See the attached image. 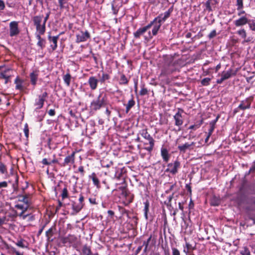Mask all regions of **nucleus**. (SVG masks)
<instances>
[{"mask_svg":"<svg viewBox=\"0 0 255 255\" xmlns=\"http://www.w3.org/2000/svg\"><path fill=\"white\" fill-rule=\"evenodd\" d=\"M79 203H83V202L84 201V197L82 195H80V198L79 199Z\"/></svg>","mask_w":255,"mask_h":255,"instance_id":"63","label":"nucleus"},{"mask_svg":"<svg viewBox=\"0 0 255 255\" xmlns=\"http://www.w3.org/2000/svg\"><path fill=\"white\" fill-rule=\"evenodd\" d=\"M19 30L18 26V22L15 21H11L9 23V35L13 37L18 35Z\"/></svg>","mask_w":255,"mask_h":255,"instance_id":"11","label":"nucleus"},{"mask_svg":"<svg viewBox=\"0 0 255 255\" xmlns=\"http://www.w3.org/2000/svg\"><path fill=\"white\" fill-rule=\"evenodd\" d=\"M37 45L42 49L45 46V40L43 39V40L38 41L37 42Z\"/></svg>","mask_w":255,"mask_h":255,"instance_id":"43","label":"nucleus"},{"mask_svg":"<svg viewBox=\"0 0 255 255\" xmlns=\"http://www.w3.org/2000/svg\"><path fill=\"white\" fill-rule=\"evenodd\" d=\"M47 96V93L45 92L43 94L38 96V99L35 101V106L36 108L35 112H37V110L42 108L44 105V102Z\"/></svg>","mask_w":255,"mask_h":255,"instance_id":"10","label":"nucleus"},{"mask_svg":"<svg viewBox=\"0 0 255 255\" xmlns=\"http://www.w3.org/2000/svg\"><path fill=\"white\" fill-rule=\"evenodd\" d=\"M237 34L239 35L242 38H243L244 40L242 41V43L244 44L246 42H249L250 41V39H246L247 37V33L246 30L244 29H241L239 30L237 32Z\"/></svg>","mask_w":255,"mask_h":255,"instance_id":"23","label":"nucleus"},{"mask_svg":"<svg viewBox=\"0 0 255 255\" xmlns=\"http://www.w3.org/2000/svg\"><path fill=\"white\" fill-rule=\"evenodd\" d=\"M49 16V13H47L46 14V16L44 17V20H42L43 22L45 24H46V21H47V19H48Z\"/></svg>","mask_w":255,"mask_h":255,"instance_id":"55","label":"nucleus"},{"mask_svg":"<svg viewBox=\"0 0 255 255\" xmlns=\"http://www.w3.org/2000/svg\"><path fill=\"white\" fill-rule=\"evenodd\" d=\"M135 102L132 100L131 99L128 101V104L126 106V113H128L129 110L134 105Z\"/></svg>","mask_w":255,"mask_h":255,"instance_id":"28","label":"nucleus"},{"mask_svg":"<svg viewBox=\"0 0 255 255\" xmlns=\"http://www.w3.org/2000/svg\"><path fill=\"white\" fill-rule=\"evenodd\" d=\"M5 8L4 2L2 0H0V10H3Z\"/></svg>","mask_w":255,"mask_h":255,"instance_id":"50","label":"nucleus"},{"mask_svg":"<svg viewBox=\"0 0 255 255\" xmlns=\"http://www.w3.org/2000/svg\"><path fill=\"white\" fill-rule=\"evenodd\" d=\"M82 251L83 254L85 255H90L91 254L90 248L86 245L83 247Z\"/></svg>","mask_w":255,"mask_h":255,"instance_id":"30","label":"nucleus"},{"mask_svg":"<svg viewBox=\"0 0 255 255\" xmlns=\"http://www.w3.org/2000/svg\"><path fill=\"white\" fill-rule=\"evenodd\" d=\"M107 98L106 94L101 93L98 97L91 103L90 108L91 111H96L106 105Z\"/></svg>","mask_w":255,"mask_h":255,"instance_id":"2","label":"nucleus"},{"mask_svg":"<svg viewBox=\"0 0 255 255\" xmlns=\"http://www.w3.org/2000/svg\"><path fill=\"white\" fill-rule=\"evenodd\" d=\"M13 252L15 254V255H23V254L22 253H20L19 252L16 251V250H14L13 251Z\"/></svg>","mask_w":255,"mask_h":255,"instance_id":"64","label":"nucleus"},{"mask_svg":"<svg viewBox=\"0 0 255 255\" xmlns=\"http://www.w3.org/2000/svg\"><path fill=\"white\" fill-rule=\"evenodd\" d=\"M110 78V76L108 74L103 73L102 76V78L100 80L101 82L103 83L106 80H108Z\"/></svg>","mask_w":255,"mask_h":255,"instance_id":"37","label":"nucleus"},{"mask_svg":"<svg viewBox=\"0 0 255 255\" xmlns=\"http://www.w3.org/2000/svg\"><path fill=\"white\" fill-rule=\"evenodd\" d=\"M62 196L63 198L67 197L68 196V191L66 188H64L62 190Z\"/></svg>","mask_w":255,"mask_h":255,"instance_id":"41","label":"nucleus"},{"mask_svg":"<svg viewBox=\"0 0 255 255\" xmlns=\"http://www.w3.org/2000/svg\"><path fill=\"white\" fill-rule=\"evenodd\" d=\"M175 70L173 64H165L161 68V73L160 74L159 77L160 78L162 76H167L173 73Z\"/></svg>","mask_w":255,"mask_h":255,"instance_id":"5","label":"nucleus"},{"mask_svg":"<svg viewBox=\"0 0 255 255\" xmlns=\"http://www.w3.org/2000/svg\"><path fill=\"white\" fill-rule=\"evenodd\" d=\"M43 34H40L39 33H36V38L38 39V41H40V40H43V38H42L41 37V35H43Z\"/></svg>","mask_w":255,"mask_h":255,"instance_id":"51","label":"nucleus"},{"mask_svg":"<svg viewBox=\"0 0 255 255\" xmlns=\"http://www.w3.org/2000/svg\"><path fill=\"white\" fill-rule=\"evenodd\" d=\"M19 201L20 202H22L23 204L28 205V199L25 196H20L19 197Z\"/></svg>","mask_w":255,"mask_h":255,"instance_id":"38","label":"nucleus"},{"mask_svg":"<svg viewBox=\"0 0 255 255\" xmlns=\"http://www.w3.org/2000/svg\"><path fill=\"white\" fill-rule=\"evenodd\" d=\"M71 77L69 73L66 74L63 77V80L67 86H69Z\"/></svg>","mask_w":255,"mask_h":255,"instance_id":"27","label":"nucleus"},{"mask_svg":"<svg viewBox=\"0 0 255 255\" xmlns=\"http://www.w3.org/2000/svg\"><path fill=\"white\" fill-rule=\"evenodd\" d=\"M75 152H73L71 154L67 156L64 160V162L61 164V166H69L73 164L75 162Z\"/></svg>","mask_w":255,"mask_h":255,"instance_id":"13","label":"nucleus"},{"mask_svg":"<svg viewBox=\"0 0 255 255\" xmlns=\"http://www.w3.org/2000/svg\"><path fill=\"white\" fill-rule=\"evenodd\" d=\"M0 172L2 174H4V173H7V169H6V167L3 163H2L1 162H0Z\"/></svg>","mask_w":255,"mask_h":255,"instance_id":"35","label":"nucleus"},{"mask_svg":"<svg viewBox=\"0 0 255 255\" xmlns=\"http://www.w3.org/2000/svg\"><path fill=\"white\" fill-rule=\"evenodd\" d=\"M147 90L146 88H142L141 90L140 91V94L141 95H145L147 94Z\"/></svg>","mask_w":255,"mask_h":255,"instance_id":"46","label":"nucleus"},{"mask_svg":"<svg viewBox=\"0 0 255 255\" xmlns=\"http://www.w3.org/2000/svg\"><path fill=\"white\" fill-rule=\"evenodd\" d=\"M149 28H150V25H146L141 28H139L134 33V36L135 38H139L141 35H143Z\"/></svg>","mask_w":255,"mask_h":255,"instance_id":"18","label":"nucleus"},{"mask_svg":"<svg viewBox=\"0 0 255 255\" xmlns=\"http://www.w3.org/2000/svg\"><path fill=\"white\" fill-rule=\"evenodd\" d=\"M248 22V20L245 16H243L239 19L235 20L234 23L236 26H241L247 24Z\"/></svg>","mask_w":255,"mask_h":255,"instance_id":"22","label":"nucleus"},{"mask_svg":"<svg viewBox=\"0 0 255 255\" xmlns=\"http://www.w3.org/2000/svg\"><path fill=\"white\" fill-rule=\"evenodd\" d=\"M249 27L252 30L255 31V25L253 24H249Z\"/></svg>","mask_w":255,"mask_h":255,"instance_id":"58","label":"nucleus"},{"mask_svg":"<svg viewBox=\"0 0 255 255\" xmlns=\"http://www.w3.org/2000/svg\"><path fill=\"white\" fill-rule=\"evenodd\" d=\"M25 211H22L21 213L19 215V216L22 217L23 219H25L27 217V215H23V214Z\"/></svg>","mask_w":255,"mask_h":255,"instance_id":"62","label":"nucleus"},{"mask_svg":"<svg viewBox=\"0 0 255 255\" xmlns=\"http://www.w3.org/2000/svg\"><path fill=\"white\" fill-rule=\"evenodd\" d=\"M53 235V232L52 229L51 228L49 229L48 231L46 232V236L47 237L48 241H52V239H51V237Z\"/></svg>","mask_w":255,"mask_h":255,"instance_id":"31","label":"nucleus"},{"mask_svg":"<svg viewBox=\"0 0 255 255\" xmlns=\"http://www.w3.org/2000/svg\"><path fill=\"white\" fill-rule=\"evenodd\" d=\"M211 79L210 78H205L202 80L201 84L203 86H208L210 84Z\"/></svg>","mask_w":255,"mask_h":255,"instance_id":"33","label":"nucleus"},{"mask_svg":"<svg viewBox=\"0 0 255 255\" xmlns=\"http://www.w3.org/2000/svg\"><path fill=\"white\" fill-rule=\"evenodd\" d=\"M89 178H91L93 184L96 186L97 188L100 187V182L98 178L96 177V175L95 173H93L91 175L89 176Z\"/></svg>","mask_w":255,"mask_h":255,"instance_id":"25","label":"nucleus"},{"mask_svg":"<svg viewBox=\"0 0 255 255\" xmlns=\"http://www.w3.org/2000/svg\"><path fill=\"white\" fill-rule=\"evenodd\" d=\"M64 0H58L59 6L61 8H62L64 7Z\"/></svg>","mask_w":255,"mask_h":255,"instance_id":"52","label":"nucleus"},{"mask_svg":"<svg viewBox=\"0 0 255 255\" xmlns=\"http://www.w3.org/2000/svg\"><path fill=\"white\" fill-rule=\"evenodd\" d=\"M76 42L80 43L87 41L90 38V34L87 30H79L76 33Z\"/></svg>","mask_w":255,"mask_h":255,"instance_id":"6","label":"nucleus"},{"mask_svg":"<svg viewBox=\"0 0 255 255\" xmlns=\"http://www.w3.org/2000/svg\"><path fill=\"white\" fill-rule=\"evenodd\" d=\"M237 10L242 9L243 8V0H237Z\"/></svg>","mask_w":255,"mask_h":255,"instance_id":"32","label":"nucleus"},{"mask_svg":"<svg viewBox=\"0 0 255 255\" xmlns=\"http://www.w3.org/2000/svg\"><path fill=\"white\" fill-rule=\"evenodd\" d=\"M89 200L90 202L93 204H96L97 203L95 199L89 198Z\"/></svg>","mask_w":255,"mask_h":255,"instance_id":"60","label":"nucleus"},{"mask_svg":"<svg viewBox=\"0 0 255 255\" xmlns=\"http://www.w3.org/2000/svg\"><path fill=\"white\" fill-rule=\"evenodd\" d=\"M98 80L94 76H91L88 80V84L91 90H95L98 85Z\"/></svg>","mask_w":255,"mask_h":255,"instance_id":"19","label":"nucleus"},{"mask_svg":"<svg viewBox=\"0 0 255 255\" xmlns=\"http://www.w3.org/2000/svg\"><path fill=\"white\" fill-rule=\"evenodd\" d=\"M216 35V31L215 30H212L209 35L210 38H212Z\"/></svg>","mask_w":255,"mask_h":255,"instance_id":"45","label":"nucleus"},{"mask_svg":"<svg viewBox=\"0 0 255 255\" xmlns=\"http://www.w3.org/2000/svg\"><path fill=\"white\" fill-rule=\"evenodd\" d=\"M180 163L178 160H175L173 163L167 164V168L165 170L166 172H169L174 175L178 172V169L180 167Z\"/></svg>","mask_w":255,"mask_h":255,"instance_id":"7","label":"nucleus"},{"mask_svg":"<svg viewBox=\"0 0 255 255\" xmlns=\"http://www.w3.org/2000/svg\"><path fill=\"white\" fill-rule=\"evenodd\" d=\"M148 208V205L147 204H146L144 207V210H145V216L146 218H147V212Z\"/></svg>","mask_w":255,"mask_h":255,"instance_id":"61","label":"nucleus"},{"mask_svg":"<svg viewBox=\"0 0 255 255\" xmlns=\"http://www.w3.org/2000/svg\"><path fill=\"white\" fill-rule=\"evenodd\" d=\"M23 130H24V132L25 136L26 137H28V126H27V124H26L25 125Z\"/></svg>","mask_w":255,"mask_h":255,"instance_id":"44","label":"nucleus"},{"mask_svg":"<svg viewBox=\"0 0 255 255\" xmlns=\"http://www.w3.org/2000/svg\"><path fill=\"white\" fill-rule=\"evenodd\" d=\"M49 160L50 165L52 163H57V162H58L57 160L55 157L52 160H50V159H49Z\"/></svg>","mask_w":255,"mask_h":255,"instance_id":"56","label":"nucleus"},{"mask_svg":"<svg viewBox=\"0 0 255 255\" xmlns=\"http://www.w3.org/2000/svg\"><path fill=\"white\" fill-rule=\"evenodd\" d=\"M14 83L16 84L15 88L16 89L21 90L22 89V81L19 79V78L17 77L14 81Z\"/></svg>","mask_w":255,"mask_h":255,"instance_id":"26","label":"nucleus"},{"mask_svg":"<svg viewBox=\"0 0 255 255\" xmlns=\"http://www.w3.org/2000/svg\"><path fill=\"white\" fill-rule=\"evenodd\" d=\"M6 217L4 216L2 217H0V226L6 224Z\"/></svg>","mask_w":255,"mask_h":255,"instance_id":"42","label":"nucleus"},{"mask_svg":"<svg viewBox=\"0 0 255 255\" xmlns=\"http://www.w3.org/2000/svg\"><path fill=\"white\" fill-rule=\"evenodd\" d=\"M43 15L35 16L33 18V21L36 27V31L40 34H44L45 32V24L43 22Z\"/></svg>","mask_w":255,"mask_h":255,"instance_id":"3","label":"nucleus"},{"mask_svg":"<svg viewBox=\"0 0 255 255\" xmlns=\"http://www.w3.org/2000/svg\"><path fill=\"white\" fill-rule=\"evenodd\" d=\"M18 247H20V248H26V247L24 245V244H23V240H20L19 241H18L15 244Z\"/></svg>","mask_w":255,"mask_h":255,"instance_id":"39","label":"nucleus"},{"mask_svg":"<svg viewBox=\"0 0 255 255\" xmlns=\"http://www.w3.org/2000/svg\"><path fill=\"white\" fill-rule=\"evenodd\" d=\"M172 255H180V252L178 249L175 248H172Z\"/></svg>","mask_w":255,"mask_h":255,"instance_id":"40","label":"nucleus"},{"mask_svg":"<svg viewBox=\"0 0 255 255\" xmlns=\"http://www.w3.org/2000/svg\"><path fill=\"white\" fill-rule=\"evenodd\" d=\"M76 240L77 238L75 236L71 235H69L68 236L61 239L62 242L64 244H71L75 243Z\"/></svg>","mask_w":255,"mask_h":255,"instance_id":"17","label":"nucleus"},{"mask_svg":"<svg viewBox=\"0 0 255 255\" xmlns=\"http://www.w3.org/2000/svg\"><path fill=\"white\" fill-rule=\"evenodd\" d=\"M42 164L44 165H50L49 160L47 158H44L42 160Z\"/></svg>","mask_w":255,"mask_h":255,"instance_id":"49","label":"nucleus"},{"mask_svg":"<svg viewBox=\"0 0 255 255\" xmlns=\"http://www.w3.org/2000/svg\"><path fill=\"white\" fill-rule=\"evenodd\" d=\"M186 247L188 250L190 249H193V248L192 247V246L188 243H186Z\"/></svg>","mask_w":255,"mask_h":255,"instance_id":"57","label":"nucleus"},{"mask_svg":"<svg viewBox=\"0 0 255 255\" xmlns=\"http://www.w3.org/2000/svg\"><path fill=\"white\" fill-rule=\"evenodd\" d=\"M28 205L23 204H17L15 205V208L22 211H26L28 208Z\"/></svg>","mask_w":255,"mask_h":255,"instance_id":"29","label":"nucleus"},{"mask_svg":"<svg viewBox=\"0 0 255 255\" xmlns=\"http://www.w3.org/2000/svg\"><path fill=\"white\" fill-rule=\"evenodd\" d=\"M39 71L37 70H33L30 74V82L33 86H35L37 83V79L39 76Z\"/></svg>","mask_w":255,"mask_h":255,"instance_id":"16","label":"nucleus"},{"mask_svg":"<svg viewBox=\"0 0 255 255\" xmlns=\"http://www.w3.org/2000/svg\"><path fill=\"white\" fill-rule=\"evenodd\" d=\"M128 83V80L125 75H122L121 77L120 83L121 84H127Z\"/></svg>","mask_w":255,"mask_h":255,"instance_id":"34","label":"nucleus"},{"mask_svg":"<svg viewBox=\"0 0 255 255\" xmlns=\"http://www.w3.org/2000/svg\"><path fill=\"white\" fill-rule=\"evenodd\" d=\"M83 207V203H77L76 202H73L72 204V208L73 209L72 214H76L82 209Z\"/></svg>","mask_w":255,"mask_h":255,"instance_id":"20","label":"nucleus"},{"mask_svg":"<svg viewBox=\"0 0 255 255\" xmlns=\"http://www.w3.org/2000/svg\"><path fill=\"white\" fill-rule=\"evenodd\" d=\"M250 171L252 172L255 171V161L253 163V164L251 168H250Z\"/></svg>","mask_w":255,"mask_h":255,"instance_id":"59","label":"nucleus"},{"mask_svg":"<svg viewBox=\"0 0 255 255\" xmlns=\"http://www.w3.org/2000/svg\"><path fill=\"white\" fill-rule=\"evenodd\" d=\"M214 128H215V126L214 125V124H212L210 127V128L209 129L208 134L209 135H211L212 134V132H213Z\"/></svg>","mask_w":255,"mask_h":255,"instance_id":"48","label":"nucleus"},{"mask_svg":"<svg viewBox=\"0 0 255 255\" xmlns=\"http://www.w3.org/2000/svg\"><path fill=\"white\" fill-rule=\"evenodd\" d=\"M253 100L254 96H251L246 98L245 100L242 101L240 104L239 105L238 109L242 110L250 109Z\"/></svg>","mask_w":255,"mask_h":255,"instance_id":"9","label":"nucleus"},{"mask_svg":"<svg viewBox=\"0 0 255 255\" xmlns=\"http://www.w3.org/2000/svg\"><path fill=\"white\" fill-rule=\"evenodd\" d=\"M7 186V183L6 181H2L0 182V189L2 188H5Z\"/></svg>","mask_w":255,"mask_h":255,"instance_id":"47","label":"nucleus"},{"mask_svg":"<svg viewBox=\"0 0 255 255\" xmlns=\"http://www.w3.org/2000/svg\"><path fill=\"white\" fill-rule=\"evenodd\" d=\"M241 254L242 255H250V252L247 248L245 247L241 251Z\"/></svg>","mask_w":255,"mask_h":255,"instance_id":"36","label":"nucleus"},{"mask_svg":"<svg viewBox=\"0 0 255 255\" xmlns=\"http://www.w3.org/2000/svg\"><path fill=\"white\" fill-rule=\"evenodd\" d=\"M183 110L179 109L178 112L174 116V119L175 120V125L177 126H180L183 124V120L182 117V113Z\"/></svg>","mask_w":255,"mask_h":255,"instance_id":"15","label":"nucleus"},{"mask_svg":"<svg viewBox=\"0 0 255 255\" xmlns=\"http://www.w3.org/2000/svg\"><path fill=\"white\" fill-rule=\"evenodd\" d=\"M171 11L172 10L169 9L163 13L159 14L147 25H150V28L153 25V28L152 29V33H151L150 31H149L148 35L145 37L146 40H149L152 38L153 36L157 34L162 23L165 21L170 16Z\"/></svg>","mask_w":255,"mask_h":255,"instance_id":"1","label":"nucleus"},{"mask_svg":"<svg viewBox=\"0 0 255 255\" xmlns=\"http://www.w3.org/2000/svg\"><path fill=\"white\" fill-rule=\"evenodd\" d=\"M140 134L145 139L147 140L149 143V146L146 147L145 149L150 151L152 150L154 145V140L151 135L148 133L146 129H143L140 131Z\"/></svg>","mask_w":255,"mask_h":255,"instance_id":"4","label":"nucleus"},{"mask_svg":"<svg viewBox=\"0 0 255 255\" xmlns=\"http://www.w3.org/2000/svg\"><path fill=\"white\" fill-rule=\"evenodd\" d=\"M59 38V35L55 36H48V39L50 42H52V44H51L50 47L53 50H55L57 47V40Z\"/></svg>","mask_w":255,"mask_h":255,"instance_id":"21","label":"nucleus"},{"mask_svg":"<svg viewBox=\"0 0 255 255\" xmlns=\"http://www.w3.org/2000/svg\"><path fill=\"white\" fill-rule=\"evenodd\" d=\"M195 143L194 142H186L183 144L179 145L178 146V149L180 152L185 153L187 150H191L193 149V146H195Z\"/></svg>","mask_w":255,"mask_h":255,"instance_id":"12","label":"nucleus"},{"mask_svg":"<svg viewBox=\"0 0 255 255\" xmlns=\"http://www.w3.org/2000/svg\"><path fill=\"white\" fill-rule=\"evenodd\" d=\"M55 111L54 110H53V109H50L49 112H48V114L50 116H53L55 115Z\"/></svg>","mask_w":255,"mask_h":255,"instance_id":"54","label":"nucleus"},{"mask_svg":"<svg viewBox=\"0 0 255 255\" xmlns=\"http://www.w3.org/2000/svg\"><path fill=\"white\" fill-rule=\"evenodd\" d=\"M151 239V237H150L148 239V240H147V242H146V243H144V244H145V249H144V251H145L146 250L147 248V246H148V244H149V242H150V241Z\"/></svg>","mask_w":255,"mask_h":255,"instance_id":"53","label":"nucleus"},{"mask_svg":"<svg viewBox=\"0 0 255 255\" xmlns=\"http://www.w3.org/2000/svg\"><path fill=\"white\" fill-rule=\"evenodd\" d=\"M233 74V70L232 69H229L227 71H223L221 75V78L217 80V83L218 84H221L224 81L230 78Z\"/></svg>","mask_w":255,"mask_h":255,"instance_id":"14","label":"nucleus"},{"mask_svg":"<svg viewBox=\"0 0 255 255\" xmlns=\"http://www.w3.org/2000/svg\"><path fill=\"white\" fill-rule=\"evenodd\" d=\"M12 71L9 68H6L3 66H0V78L5 80V83L8 82V80L11 76Z\"/></svg>","mask_w":255,"mask_h":255,"instance_id":"8","label":"nucleus"},{"mask_svg":"<svg viewBox=\"0 0 255 255\" xmlns=\"http://www.w3.org/2000/svg\"><path fill=\"white\" fill-rule=\"evenodd\" d=\"M161 155L164 161H165L166 162L168 161L170 156L167 149H166L165 148H161Z\"/></svg>","mask_w":255,"mask_h":255,"instance_id":"24","label":"nucleus"}]
</instances>
